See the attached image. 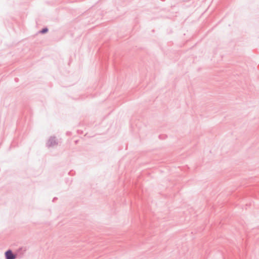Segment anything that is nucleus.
<instances>
[{"mask_svg":"<svg viewBox=\"0 0 259 259\" xmlns=\"http://www.w3.org/2000/svg\"><path fill=\"white\" fill-rule=\"evenodd\" d=\"M7 259H15V256L12 253L11 250L7 251L6 253Z\"/></svg>","mask_w":259,"mask_h":259,"instance_id":"nucleus-1","label":"nucleus"},{"mask_svg":"<svg viewBox=\"0 0 259 259\" xmlns=\"http://www.w3.org/2000/svg\"><path fill=\"white\" fill-rule=\"evenodd\" d=\"M48 29L47 28H44L41 31V33H46L48 31Z\"/></svg>","mask_w":259,"mask_h":259,"instance_id":"nucleus-2","label":"nucleus"}]
</instances>
